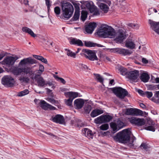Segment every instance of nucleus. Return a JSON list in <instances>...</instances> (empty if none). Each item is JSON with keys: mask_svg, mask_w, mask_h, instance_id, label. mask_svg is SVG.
<instances>
[{"mask_svg": "<svg viewBox=\"0 0 159 159\" xmlns=\"http://www.w3.org/2000/svg\"><path fill=\"white\" fill-rule=\"evenodd\" d=\"M97 34L101 37L114 38V41L118 43H122L126 37V32L122 29L116 31L111 26L105 24L102 25Z\"/></svg>", "mask_w": 159, "mask_h": 159, "instance_id": "1", "label": "nucleus"}, {"mask_svg": "<svg viewBox=\"0 0 159 159\" xmlns=\"http://www.w3.org/2000/svg\"><path fill=\"white\" fill-rule=\"evenodd\" d=\"M131 131L128 129L123 130L117 133L113 137L115 141L123 143H128V145L130 148H133L134 144L133 142L136 140L134 137H130Z\"/></svg>", "mask_w": 159, "mask_h": 159, "instance_id": "2", "label": "nucleus"}, {"mask_svg": "<svg viewBox=\"0 0 159 159\" xmlns=\"http://www.w3.org/2000/svg\"><path fill=\"white\" fill-rule=\"evenodd\" d=\"M61 6L62 18L68 19L73 15L74 10L73 6L70 2L64 1L61 2Z\"/></svg>", "mask_w": 159, "mask_h": 159, "instance_id": "3", "label": "nucleus"}, {"mask_svg": "<svg viewBox=\"0 0 159 159\" xmlns=\"http://www.w3.org/2000/svg\"><path fill=\"white\" fill-rule=\"evenodd\" d=\"M96 51L84 49L82 50L81 54L86 59L93 61L98 60V58L96 55Z\"/></svg>", "mask_w": 159, "mask_h": 159, "instance_id": "4", "label": "nucleus"}, {"mask_svg": "<svg viewBox=\"0 0 159 159\" xmlns=\"http://www.w3.org/2000/svg\"><path fill=\"white\" fill-rule=\"evenodd\" d=\"M12 71L15 75H18L23 72L27 74L30 72V70L28 67L21 66L19 63L18 66L14 67L12 69Z\"/></svg>", "mask_w": 159, "mask_h": 159, "instance_id": "5", "label": "nucleus"}, {"mask_svg": "<svg viewBox=\"0 0 159 159\" xmlns=\"http://www.w3.org/2000/svg\"><path fill=\"white\" fill-rule=\"evenodd\" d=\"M2 83L6 87H11L13 86L15 81L14 79L11 76L6 75L2 79Z\"/></svg>", "mask_w": 159, "mask_h": 159, "instance_id": "6", "label": "nucleus"}, {"mask_svg": "<svg viewBox=\"0 0 159 159\" xmlns=\"http://www.w3.org/2000/svg\"><path fill=\"white\" fill-rule=\"evenodd\" d=\"M112 91L117 97L120 99H123L128 94V92L120 87L114 88Z\"/></svg>", "mask_w": 159, "mask_h": 159, "instance_id": "7", "label": "nucleus"}, {"mask_svg": "<svg viewBox=\"0 0 159 159\" xmlns=\"http://www.w3.org/2000/svg\"><path fill=\"white\" fill-rule=\"evenodd\" d=\"M110 126L112 129L111 133L114 134L124 127L125 124L122 121L118 120L116 122H111Z\"/></svg>", "mask_w": 159, "mask_h": 159, "instance_id": "8", "label": "nucleus"}, {"mask_svg": "<svg viewBox=\"0 0 159 159\" xmlns=\"http://www.w3.org/2000/svg\"><path fill=\"white\" fill-rule=\"evenodd\" d=\"M139 75V71L137 70L128 71L127 74V77L130 80L134 82L138 81Z\"/></svg>", "mask_w": 159, "mask_h": 159, "instance_id": "9", "label": "nucleus"}, {"mask_svg": "<svg viewBox=\"0 0 159 159\" xmlns=\"http://www.w3.org/2000/svg\"><path fill=\"white\" fill-rule=\"evenodd\" d=\"M129 121L131 124L139 126L144 125L145 123V120L143 119L134 117L129 118Z\"/></svg>", "mask_w": 159, "mask_h": 159, "instance_id": "10", "label": "nucleus"}, {"mask_svg": "<svg viewBox=\"0 0 159 159\" xmlns=\"http://www.w3.org/2000/svg\"><path fill=\"white\" fill-rule=\"evenodd\" d=\"M17 58L12 57H9L4 59L0 63L2 65H6L9 66L13 65Z\"/></svg>", "mask_w": 159, "mask_h": 159, "instance_id": "11", "label": "nucleus"}, {"mask_svg": "<svg viewBox=\"0 0 159 159\" xmlns=\"http://www.w3.org/2000/svg\"><path fill=\"white\" fill-rule=\"evenodd\" d=\"M39 104L40 107L45 110L49 109L51 110H54L56 109V108L52 105L47 103L43 100H40Z\"/></svg>", "mask_w": 159, "mask_h": 159, "instance_id": "12", "label": "nucleus"}, {"mask_svg": "<svg viewBox=\"0 0 159 159\" xmlns=\"http://www.w3.org/2000/svg\"><path fill=\"white\" fill-rule=\"evenodd\" d=\"M97 26V24L95 22H90L85 25V31L86 33L91 34L95 28Z\"/></svg>", "mask_w": 159, "mask_h": 159, "instance_id": "13", "label": "nucleus"}, {"mask_svg": "<svg viewBox=\"0 0 159 159\" xmlns=\"http://www.w3.org/2000/svg\"><path fill=\"white\" fill-rule=\"evenodd\" d=\"M148 23L150 25V28L159 35V22H156L149 19Z\"/></svg>", "mask_w": 159, "mask_h": 159, "instance_id": "14", "label": "nucleus"}, {"mask_svg": "<svg viewBox=\"0 0 159 159\" xmlns=\"http://www.w3.org/2000/svg\"><path fill=\"white\" fill-rule=\"evenodd\" d=\"M36 63V61L31 57L24 58L20 62L19 64L23 66L26 64H33Z\"/></svg>", "mask_w": 159, "mask_h": 159, "instance_id": "15", "label": "nucleus"}, {"mask_svg": "<svg viewBox=\"0 0 159 159\" xmlns=\"http://www.w3.org/2000/svg\"><path fill=\"white\" fill-rule=\"evenodd\" d=\"M84 104V99L78 98L75 100L74 102V106L76 109H81Z\"/></svg>", "mask_w": 159, "mask_h": 159, "instance_id": "16", "label": "nucleus"}, {"mask_svg": "<svg viewBox=\"0 0 159 159\" xmlns=\"http://www.w3.org/2000/svg\"><path fill=\"white\" fill-rule=\"evenodd\" d=\"M52 120L56 123L62 124L64 122V118L63 116L60 115H57L54 117H52Z\"/></svg>", "mask_w": 159, "mask_h": 159, "instance_id": "17", "label": "nucleus"}, {"mask_svg": "<svg viewBox=\"0 0 159 159\" xmlns=\"http://www.w3.org/2000/svg\"><path fill=\"white\" fill-rule=\"evenodd\" d=\"M32 80H35L38 86L39 87H44L46 85V81L42 76H39L36 79H32Z\"/></svg>", "mask_w": 159, "mask_h": 159, "instance_id": "18", "label": "nucleus"}, {"mask_svg": "<svg viewBox=\"0 0 159 159\" xmlns=\"http://www.w3.org/2000/svg\"><path fill=\"white\" fill-rule=\"evenodd\" d=\"M98 6L102 12L104 13H107L108 11L109 6L107 3H101L98 4Z\"/></svg>", "mask_w": 159, "mask_h": 159, "instance_id": "19", "label": "nucleus"}, {"mask_svg": "<svg viewBox=\"0 0 159 159\" xmlns=\"http://www.w3.org/2000/svg\"><path fill=\"white\" fill-rule=\"evenodd\" d=\"M80 2L81 3L83 4L84 6H85L90 11L92 10L95 6L92 2L86 1L84 2Z\"/></svg>", "mask_w": 159, "mask_h": 159, "instance_id": "20", "label": "nucleus"}, {"mask_svg": "<svg viewBox=\"0 0 159 159\" xmlns=\"http://www.w3.org/2000/svg\"><path fill=\"white\" fill-rule=\"evenodd\" d=\"M22 30L23 32L27 33L33 37H35L37 36L31 29L27 27H23L22 29Z\"/></svg>", "mask_w": 159, "mask_h": 159, "instance_id": "21", "label": "nucleus"}, {"mask_svg": "<svg viewBox=\"0 0 159 159\" xmlns=\"http://www.w3.org/2000/svg\"><path fill=\"white\" fill-rule=\"evenodd\" d=\"M103 111L102 110L96 109L92 111L90 114V116L92 117H94L99 115L102 114Z\"/></svg>", "mask_w": 159, "mask_h": 159, "instance_id": "22", "label": "nucleus"}, {"mask_svg": "<svg viewBox=\"0 0 159 159\" xmlns=\"http://www.w3.org/2000/svg\"><path fill=\"white\" fill-rule=\"evenodd\" d=\"M140 79L142 81L146 83L148 82L150 79V76L148 73L143 72L141 75Z\"/></svg>", "mask_w": 159, "mask_h": 159, "instance_id": "23", "label": "nucleus"}, {"mask_svg": "<svg viewBox=\"0 0 159 159\" xmlns=\"http://www.w3.org/2000/svg\"><path fill=\"white\" fill-rule=\"evenodd\" d=\"M70 43L80 46H82L83 45V44L81 40L75 38L72 39Z\"/></svg>", "mask_w": 159, "mask_h": 159, "instance_id": "24", "label": "nucleus"}, {"mask_svg": "<svg viewBox=\"0 0 159 159\" xmlns=\"http://www.w3.org/2000/svg\"><path fill=\"white\" fill-rule=\"evenodd\" d=\"M65 94L70 98H71L73 100L74 98L77 97L78 96V93L75 92H68L65 93Z\"/></svg>", "mask_w": 159, "mask_h": 159, "instance_id": "25", "label": "nucleus"}, {"mask_svg": "<svg viewBox=\"0 0 159 159\" xmlns=\"http://www.w3.org/2000/svg\"><path fill=\"white\" fill-rule=\"evenodd\" d=\"M135 45L131 40H127L125 43V46L131 49H133L135 47Z\"/></svg>", "mask_w": 159, "mask_h": 159, "instance_id": "26", "label": "nucleus"}, {"mask_svg": "<svg viewBox=\"0 0 159 159\" xmlns=\"http://www.w3.org/2000/svg\"><path fill=\"white\" fill-rule=\"evenodd\" d=\"M84 131L85 133H86L87 132V135L85 134V136L87 137L89 139H92L93 137L94 134L92 133V131L91 130H89L87 128L84 129Z\"/></svg>", "mask_w": 159, "mask_h": 159, "instance_id": "27", "label": "nucleus"}, {"mask_svg": "<svg viewBox=\"0 0 159 159\" xmlns=\"http://www.w3.org/2000/svg\"><path fill=\"white\" fill-rule=\"evenodd\" d=\"M125 0H117L116 4L120 8L121 10L124 11L125 7L124 6V2Z\"/></svg>", "mask_w": 159, "mask_h": 159, "instance_id": "28", "label": "nucleus"}, {"mask_svg": "<svg viewBox=\"0 0 159 159\" xmlns=\"http://www.w3.org/2000/svg\"><path fill=\"white\" fill-rule=\"evenodd\" d=\"M132 53L131 51H130L128 49H124L120 48L119 54H121L125 56L127 55H129Z\"/></svg>", "mask_w": 159, "mask_h": 159, "instance_id": "29", "label": "nucleus"}, {"mask_svg": "<svg viewBox=\"0 0 159 159\" xmlns=\"http://www.w3.org/2000/svg\"><path fill=\"white\" fill-rule=\"evenodd\" d=\"M103 123L109 122L112 119V117L109 115H102Z\"/></svg>", "mask_w": 159, "mask_h": 159, "instance_id": "30", "label": "nucleus"}, {"mask_svg": "<svg viewBox=\"0 0 159 159\" xmlns=\"http://www.w3.org/2000/svg\"><path fill=\"white\" fill-rule=\"evenodd\" d=\"M135 108H129L126 109L125 114L127 115L134 116Z\"/></svg>", "mask_w": 159, "mask_h": 159, "instance_id": "31", "label": "nucleus"}, {"mask_svg": "<svg viewBox=\"0 0 159 159\" xmlns=\"http://www.w3.org/2000/svg\"><path fill=\"white\" fill-rule=\"evenodd\" d=\"M43 132L44 133H45L49 135L50 138L53 140H58L59 139V138L58 137L52 133L50 132H47L44 131H43Z\"/></svg>", "mask_w": 159, "mask_h": 159, "instance_id": "32", "label": "nucleus"}, {"mask_svg": "<svg viewBox=\"0 0 159 159\" xmlns=\"http://www.w3.org/2000/svg\"><path fill=\"white\" fill-rule=\"evenodd\" d=\"M78 68L80 70H85L88 69V67L86 65L82 63H78L77 65Z\"/></svg>", "mask_w": 159, "mask_h": 159, "instance_id": "33", "label": "nucleus"}, {"mask_svg": "<svg viewBox=\"0 0 159 159\" xmlns=\"http://www.w3.org/2000/svg\"><path fill=\"white\" fill-rule=\"evenodd\" d=\"M119 70L120 71L122 75H126L127 76V74L128 72L127 71V69L126 68L123 66H120L119 69Z\"/></svg>", "mask_w": 159, "mask_h": 159, "instance_id": "34", "label": "nucleus"}, {"mask_svg": "<svg viewBox=\"0 0 159 159\" xmlns=\"http://www.w3.org/2000/svg\"><path fill=\"white\" fill-rule=\"evenodd\" d=\"M146 113L145 112H143L140 110L135 108L134 110V115L138 116H143L144 114Z\"/></svg>", "mask_w": 159, "mask_h": 159, "instance_id": "35", "label": "nucleus"}, {"mask_svg": "<svg viewBox=\"0 0 159 159\" xmlns=\"http://www.w3.org/2000/svg\"><path fill=\"white\" fill-rule=\"evenodd\" d=\"M94 123L96 124H101L103 123V120L102 115L98 117L94 120Z\"/></svg>", "mask_w": 159, "mask_h": 159, "instance_id": "36", "label": "nucleus"}, {"mask_svg": "<svg viewBox=\"0 0 159 159\" xmlns=\"http://www.w3.org/2000/svg\"><path fill=\"white\" fill-rule=\"evenodd\" d=\"M65 50L66 51V54L68 56H70L71 57L75 58L76 57V53L74 52H73L71 51L70 50L67 49H65Z\"/></svg>", "mask_w": 159, "mask_h": 159, "instance_id": "37", "label": "nucleus"}, {"mask_svg": "<svg viewBox=\"0 0 159 159\" xmlns=\"http://www.w3.org/2000/svg\"><path fill=\"white\" fill-rule=\"evenodd\" d=\"M90 11V13H93V16H98L100 14V13L98 10V9L97 7L95 6L93 8V9L92 10H91Z\"/></svg>", "mask_w": 159, "mask_h": 159, "instance_id": "38", "label": "nucleus"}, {"mask_svg": "<svg viewBox=\"0 0 159 159\" xmlns=\"http://www.w3.org/2000/svg\"><path fill=\"white\" fill-rule=\"evenodd\" d=\"M80 12L75 11L74 16L72 18L71 20L72 21H76L79 18Z\"/></svg>", "mask_w": 159, "mask_h": 159, "instance_id": "39", "label": "nucleus"}, {"mask_svg": "<svg viewBox=\"0 0 159 159\" xmlns=\"http://www.w3.org/2000/svg\"><path fill=\"white\" fill-rule=\"evenodd\" d=\"M47 100L51 103L54 104L55 105L59 104V101L54 99L52 98H49L47 99Z\"/></svg>", "mask_w": 159, "mask_h": 159, "instance_id": "40", "label": "nucleus"}, {"mask_svg": "<svg viewBox=\"0 0 159 159\" xmlns=\"http://www.w3.org/2000/svg\"><path fill=\"white\" fill-rule=\"evenodd\" d=\"M85 45L87 47H95L98 46V45L95 43L89 41H85Z\"/></svg>", "mask_w": 159, "mask_h": 159, "instance_id": "41", "label": "nucleus"}, {"mask_svg": "<svg viewBox=\"0 0 159 159\" xmlns=\"http://www.w3.org/2000/svg\"><path fill=\"white\" fill-rule=\"evenodd\" d=\"M29 91L28 89H25L24 90L19 92L17 96L19 97H22L24 96L29 93Z\"/></svg>", "mask_w": 159, "mask_h": 159, "instance_id": "42", "label": "nucleus"}, {"mask_svg": "<svg viewBox=\"0 0 159 159\" xmlns=\"http://www.w3.org/2000/svg\"><path fill=\"white\" fill-rule=\"evenodd\" d=\"M19 80L21 83H28L30 80L29 79L26 77H20L19 78Z\"/></svg>", "mask_w": 159, "mask_h": 159, "instance_id": "43", "label": "nucleus"}, {"mask_svg": "<svg viewBox=\"0 0 159 159\" xmlns=\"http://www.w3.org/2000/svg\"><path fill=\"white\" fill-rule=\"evenodd\" d=\"M43 72L40 71L39 70L37 71V72L36 73L35 76L34 77H31L32 79H36V78H38L39 76H41V75L42 74Z\"/></svg>", "mask_w": 159, "mask_h": 159, "instance_id": "44", "label": "nucleus"}, {"mask_svg": "<svg viewBox=\"0 0 159 159\" xmlns=\"http://www.w3.org/2000/svg\"><path fill=\"white\" fill-rule=\"evenodd\" d=\"M94 75H95L96 79H97L98 81L101 83H103L104 80V79L102 76H101L100 75L98 74H94Z\"/></svg>", "mask_w": 159, "mask_h": 159, "instance_id": "45", "label": "nucleus"}, {"mask_svg": "<svg viewBox=\"0 0 159 159\" xmlns=\"http://www.w3.org/2000/svg\"><path fill=\"white\" fill-rule=\"evenodd\" d=\"M92 107L91 105H86L84 107V111L86 113H89L91 110Z\"/></svg>", "mask_w": 159, "mask_h": 159, "instance_id": "46", "label": "nucleus"}, {"mask_svg": "<svg viewBox=\"0 0 159 159\" xmlns=\"http://www.w3.org/2000/svg\"><path fill=\"white\" fill-rule=\"evenodd\" d=\"M87 13L86 11H82L81 13V18L82 21H84L87 17Z\"/></svg>", "mask_w": 159, "mask_h": 159, "instance_id": "47", "label": "nucleus"}, {"mask_svg": "<svg viewBox=\"0 0 159 159\" xmlns=\"http://www.w3.org/2000/svg\"><path fill=\"white\" fill-rule=\"evenodd\" d=\"M54 12L57 16L59 15L61 13V9L59 7L57 6L54 8Z\"/></svg>", "mask_w": 159, "mask_h": 159, "instance_id": "48", "label": "nucleus"}, {"mask_svg": "<svg viewBox=\"0 0 159 159\" xmlns=\"http://www.w3.org/2000/svg\"><path fill=\"white\" fill-rule=\"evenodd\" d=\"M100 128L103 130H107L109 128V125L107 124H103L100 126Z\"/></svg>", "mask_w": 159, "mask_h": 159, "instance_id": "49", "label": "nucleus"}, {"mask_svg": "<svg viewBox=\"0 0 159 159\" xmlns=\"http://www.w3.org/2000/svg\"><path fill=\"white\" fill-rule=\"evenodd\" d=\"M73 5H74L75 9V11H77V12H80V7L79 6L80 5V4L79 3H77L75 2H72Z\"/></svg>", "mask_w": 159, "mask_h": 159, "instance_id": "50", "label": "nucleus"}, {"mask_svg": "<svg viewBox=\"0 0 159 159\" xmlns=\"http://www.w3.org/2000/svg\"><path fill=\"white\" fill-rule=\"evenodd\" d=\"M128 26L135 29H138L139 27V25L137 24L130 23L128 24Z\"/></svg>", "mask_w": 159, "mask_h": 159, "instance_id": "51", "label": "nucleus"}, {"mask_svg": "<svg viewBox=\"0 0 159 159\" xmlns=\"http://www.w3.org/2000/svg\"><path fill=\"white\" fill-rule=\"evenodd\" d=\"M73 100L71 98H70L67 100H65L66 104L70 106H71L72 105Z\"/></svg>", "mask_w": 159, "mask_h": 159, "instance_id": "52", "label": "nucleus"}, {"mask_svg": "<svg viewBox=\"0 0 159 159\" xmlns=\"http://www.w3.org/2000/svg\"><path fill=\"white\" fill-rule=\"evenodd\" d=\"M99 2V4L101 3V2H104L107 3L109 6H110L111 2L110 1H106L105 0H96Z\"/></svg>", "mask_w": 159, "mask_h": 159, "instance_id": "53", "label": "nucleus"}, {"mask_svg": "<svg viewBox=\"0 0 159 159\" xmlns=\"http://www.w3.org/2000/svg\"><path fill=\"white\" fill-rule=\"evenodd\" d=\"M144 96H146L148 98H151L152 96V93L151 92H145Z\"/></svg>", "mask_w": 159, "mask_h": 159, "instance_id": "54", "label": "nucleus"}, {"mask_svg": "<svg viewBox=\"0 0 159 159\" xmlns=\"http://www.w3.org/2000/svg\"><path fill=\"white\" fill-rule=\"evenodd\" d=\"M145 129L148 130L152 131H155V128L152 125L146 127Z\"/></svg>", "mask_w": 159, "mask_h": 159, "instance_id": "55", "label": "nucleus"}, {"mask_svg": "<svg viewBox=\"0 0 159 159\" xmlns=\"http://www.w3.org/2000/svg\"><path fill=\"white\" fill-rule=\"evenodd\" d=\"M152 100L154 102L159 104V98L158 97H153L152 98Z\"/></svg>", "mask_w": 159, "mask_h": 159, "instance_id": "56", "label": "nucleus"}, {"mask_svg": "<svg viewBox=\"0 0 159 159\" xmlns=\"http://www.w3.org/2000/svg\"><path fill=\"white\" fill-rule=\"evenodd\" d=\"M48 84L49 86H52V88L53 89H54L55 88V86H54V84H53L52 82H46V85H47Z\"/></svg>", "mask_w": 159, "mask_h": 159, "instance_id": "57", "label": "nucleus"}, {"mask_svg": "<svg viewBox=\"0 0 159 159\" xmlns=\"http://www.w3.org/2000/svg\"><path fill=\"white\" fill-rule=\"evenodd\" d=\"M140 147L142 149H146L148 147L147 144L144 143H142L140 145Z\"/></svg>", "mask_w": 159, "mask_h": 159, "instance_id": "58", "label": "nucleus"}, {"mask_svg": "<svg viewBox=\"0 0 159 159\" xmlns=\"http://www.w3.org/2000/svg\"><path fill=\"white\" fill-rule=\"evenodd\" d=\"M119 48H115L111 49L110 51L112 52H113L114 53L117 52L119 53Z\"/></svg>", "mask_w": 159, "mask_h": 159, "instance_id": "59", "label": "nucleus"}, {"mask_svg": "<svg viewBox=\"0 0 159 159\" xmlns=\"http://www.w3.org/2000/svg\"><path fill=\"white\" fill-rule=\"evenodd\" d=\"M39 70L43 72L44 70V66L42 65H39Z\"/></svg>", "mask_w": 159, "mask_h": 159, "instance_id": "60", "label": "nucleus"}, {"mask_svg": "<svg viewBox=\"0 0 159 159\" xmlns=\"http://www.w3.org/2000/svg\"><path fill=\"white\" fill-rule=\"evenodd\" d=\"M33 57L35 59H37L38 60L40 61L43 57L40 56L34 55H33Z\"/></svg>", "mask_w": 159, "mask_h": 159, "instance_id": "61", "label": "nucleus"}, {"mask_svg": "<svg viewBox=\"0 0 159 159\" xmlns=\"http://www.w3.org/2000/svg\"><path fill=\"white\" fill-rule=\"evenodd\" d=\"M149 88L151 90H153L155 89H157V86L156 85H149Z\"/></svg>", "mask_w": 159, "mask_h": 159, "instance_id": "62", "label": "nucleus"}, {"mask_svg": "<svg viewBox=\"0 0 159 159\" xmlns=\"http://www.w3.org/2000/svg\"><path fill=\"white\" fill-rule=\"evenodd\" d=\"M138 93L143 96H144L145 92H144L141 89H139L138 90Z\"/></svg>", "mask_w": 159, "mask_h": 159, "instance_id": "63", "label": "nucleus"}, {"mask_svg": "<svg viewBox=\"0 0 159 159\" xmlns=\"http://www.w3.org/2000/svg\"><path fill=\"white\" fill-rule=\"evenodd\" d=\"M142 61L143 63L144 64H147L148 63V61L144 58L142 59Z\"/></svg>", "mask_w": 159, "mask_h": 159, "instance_id": "64", "label": "nucleus"}]
</instances>
